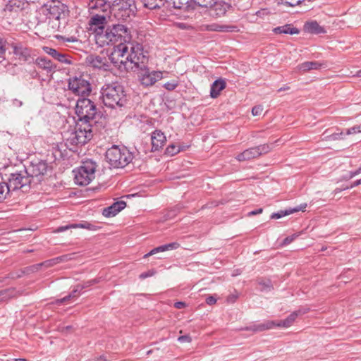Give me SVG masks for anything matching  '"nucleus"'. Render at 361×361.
<instances>
[{
    "label": "nucleus",
    "instance_id": "obj_56",
    "mask_svg": "<svg viewBox=\"0 0 361 361\" xmlns=\"http://www.w3.org/2000/svg\"><path fill=\"white\" fill-rule=\"evenodd\" d=\"M164 246L166 247V251L169 250H175L179 247V243H178L176 242H173V243H171L169 244H165Z\"/></svg>",
    "mask_w": 361,
    "mask_h": 361
},
{
    "label": "nucleus",
    "instance_id": "obj_36",
    "mask_svg": "<svg viewBox=\"0 0 361 361\" xmlns=\"http://www.w3.org/2000/svg\"><path fill=\"white\" fill-rule=\"evenodd\" d=\"M21 43V42L16 43L12 41V38L11 37L0 32V45H18V44Z\"/></svg>",
    "mask_w": 361,
    "mask_h": 361
},
{
    "label": "nucleus",
    "instance_id": "obj_61",
    "mask_svg": "<svg viewBox=\"0 0 361 361\" xmlns=\"http://www.w3.org/2000/svg\"><path fill=\"white\" fill-rule=\"evenodd\" d=\"M174 307L177 309H183L186 307V304L182 301H178L174 303Z\"/></svg>",
    "mask_w": 361,
    "mask_h": 361
},
{
    "label": "nucleus",
    "instance_id": "obj_53",
    "mask_svg": "<svg viewBox=\"0 0 361 361\" xmlns=\"http://www.w3.org/2000/svg\"><path fill=\"white\" fill-rule=\"evenodd\" d=\"M43 266L42 262L36 264L32 266H29L28 268L30 269V273H34L37 271L42 267Z\"/></svg>",
    "mask_w": 361,
    "mask_h": 361
},
{
    "label": "nucleus",
    "instance_id": "obj_20",
    "mask_svg": "<svg viewBox=\"0 0 361 361\" xmlns=\"http://www.w3.org/2000/svg\"><path fill=\"white\" fill-rule=\"evenodd\" d=\"M44 51L51 56L54 59L66 64H72V61L68 54H63L51 48V47H43Z\"/></svg>",
    "mask_w": 361,
    "mask_h": 361
},
{
    "label": "nucleus",
    "instance_id": "obj_24",
    "mask_svg": "<svg viewBox=\"0 0 361 361\" xmlns=\"http://www.w3.org/2000/svg\"><path fill=\"white\" fill-rule=\"evenodd\" d=\"M35 63L39 68L46 71L47 73L54 72L56 68V66L44 56L37 57L35 60Z\"/></svg>",
    "mask_w": 361,
    "mask_h": 361
},
{
    "label": "nucleus",
    "instance_id": "obj_51",
    "mask_svg": "<svg viewBox=\"0 0 361 361\" xmlns=\"http://www.w3.org/2000/svg\"><path fill=\"white\" fill-rule=\"evenodd\" d=\"M343 132H341V133H332L330 135L327 136V139L329 140H340V139H342L343 138Z\"/></svg>",
    "mask_w": 361,
    "mask_h": 361
},
{
    "label": "nucleus",
    "instance_id": "obj_11",
    "mask_svg": "<svg viewBox=\"0 0 361 361\" xmlns=\"http://www.w3.org/2000/svg\"><path fill=\"white\" fill-rule=\"evenodd\" d=\"M272 145L263 144L253 147L248 148L238 154L235 159L238 161H248L257 158L262 155L269 153L272 149Z\"/></svg>",
    "mask_w": 361,
    "mask_h": 361
},
{
    "label": "nucleus",
    "instance_id": "obj_43",
    "mask_svg": "<svg viewBox=\"0 0 361 361\" xmlns=\"http://www.w3.org/2000/svg\"><path fill=\"white\" fill-rule=\"evenodd\" d=\"M166 247H165L164 245L154 247L149 252L145 254L144 255V258L148 257L153 255L154 254H157L158 252H165V251H166Z\"/></svg>",
    "mask_w": 361,
    "mask_h": 361
},
{
    "label": "nucleus",
    "instance_id": "obj_45",
    "mask_svg": "<svg viewBox=\"0 0 361 361\" xmlns=\"http://www.w3.org/2000/svg\"><path fill=\"white\" fill-rule=\"evenodd\" d=\"M299 236V234L298 233H293V235H290L289 236H287L286 238H285L282 243H281V245L282 246H286V245H288L289 244H290L292 242H293Z\"/></svg>",
    "mask_w": 361,
    "mask_h": 361
},
{
    "label": "nucleus",
    "instance_id": "obj_46",
    "mask_svg": "<svg viewBox=\"0 0 361 361\" xmlns=\"http://www.w3.org/2000/svg\"><path fill=\"white\" fill-rule=\"evenodd\" d=\"M73 298H71V295H70L69 294L62 298H60V299H56L54 301H52L51 302V305H61L68 301H70L71 300H72Z\"/></svg>",
    "mask_w": 361,
    "mask_h": 361
},
{
    "label": "nucleus",
    "instance_id": "obj_15",
    "mask_svg": "<svg viewBox=\"0 0 361 361\" xmlns=\"http://www.w3.org/2000/svg\"><path fill=\"white\" fill-rule=\"evenodd\" d=\"M26 4L24 0H10L4 8L5 15L8 17L18 16Z\"/></svg>",
    "mask_w": 361,
    "mask_h": 361
},
{
    "label": "nucleus",
    "instance_id": "obj_52",
    "mask_svg": "<svg viewBox=\"0 0 361 361\" xmlns=\"http://www.w3.org/2000/svg\"><path fill=\"white\" fill-rule=\"evenodd\" d=\"M178 341L180 343H190L192 341V338L190 335H183L180 336L178 338Z\"/></svg>",
    "mask_w": 361,
    "mask_h": 361
},
{
    "label": "nucleus",
    "instance_id": "obj_33",
    "mask_svg": "<svg viewBox=\"0 0 361 361\" xmlns=\"http://www.w3.org/2000/svg\"><path fill=\"white\" fill-rule=\"evenodd\" d=\"M105 59L99 56L89 55L87 56L86 61L95 68H102L105 66Z\"/></svg>",
    "mask_w": 361,
    "mask_h": 361
},
{
    "label": "nucleus",
    "instance_id": "obj_38",
    "mask_svg": "<svg viewBox=\"0 0 361 361\" xmlns=\"http://www.w3.org/2000/svg\"><path fill=\"white\" fill-rule=\"evenodd\" d=\"M180 151H183V149H180V145H176L175 144H171L166 147L165 153L166 154L173 156V155L178 154Z\"/></svg>",
    "mask_w": 361,
    "mask_h": 361
},
{
    "label": "nucleus",
    "instance_id": "obj_27",
    "mask_svg": "<svg viewBox=\"0 0 361 361\" xmlns=\"http://www.w3.org/2000/svg\"><path fill=\"white\" fill-rule=\"evenodd\" d=\"M226 83L223 79H217L213 82L210 88V97L216 98L219 96L220 92L225 89Z\"/></svg>",
    "mask_w": 361,
    "mask_h": 361
},
{
    "label": "nucleus",
    "instance_id": "obj_4",
    "mask_svg": "<svg viewBox=\"0 0 361 361\" xmlns=\"http://www.w3.org/2000/svg\"><path fill=\"white\" fill-rule=\"evenodd\" d=\"M100 98L111 109L125 106L128 101L124 86L118 82L104 85L101 89Z\"/></svg>",
    "mask_w": 361,
    "mask_h": 361
},
{
    "label": "nucleus",
    "instance_id": "obj_3",
    "mask_svg": "<svg viewBox=\"0 0 361 361\" xmlns=\"http://www.w3.org/2000/svg\"><path fill=\"white\" fill-rule=\"evenodd\" d=\"M130 30L124 25L114 24L106 28L105 32L94 35L97 45H126L130 42Z\"/></svg>",
    "mask_w": 361,
    "mask_h": 361
},
{
    "label": "nucleus",
    "instance_id": "obj_32",
    "mask_svg": "<svg viewBox=\"0 0 361 361\" xmlns=\"http://www.w3.org/2000/svg\"><path fill=\"white\" fill-rule=\"evenodd\" d=\"M192 0H166L168 6H172L175 8L187 10L190 7Z\"/></svg>",
    "mask_w": 361,
    "mask_h": 361
},
{
    "label": "nucleus",
    "instance_id": "obj_5",
    "mask_svg": "<svg viewBox=\"0 0 361 361\" xmlns=\"http://www.w3.org/2000/svg\"><path fill=\"white\" fill-rule=\"evenodd\" d=\"M105 158L111 169H123L132 162L134 156L126 147L114 145L106 150Z\"/></svg>",
    "mask_w": 361,
    "mask_h": 361
},
{
    "label": "nucleus",
    "instance_id": "obj_28",
    "mask_svg": "<svg viewBox=\"0 0 361 361\" xmlns=\"http://www.w3.org/2000/svg\"><path fill=\"white\" fill-rule=\"evenodd\" d=\"M208 29L212 31H219L224 32H233L239 31V28L236 25L218 23H213L208 25Z\"/></svg>",
    "mask_w": 361,
    "mask_h": 361
},
{
    "label": "nucleus",
    "instance_id": "obj_62",
    "mask_svg": "<svg viewBox=\"0 0 361 361\" xmlns=\"http://www.w3.org/2000/svg\"><path fill=\"white\" fill-rule=\"evenodd\" d=\"M84 226H85L84 228H87L88 230L93 231V230L96 229V226H94L90 223H88L87 221H84Z\"/></svg>",
    "mask_w": 361,
    "mask_h": 361
},
{
    "label": "nucleus",
    "instance_id": "obj_50",
    "mask_svg": "<svg viewBox=\"0 0 361 361\" xmlns=\"http://www.w3.org/2000/svg\"><path fill=\"white\" fill-rule=\"evenodd\" d=\"M156 272H157L156 270L152 269L148 270L147 271L142 273L140 275L139 278L140 279H146L147 277H150V276H154L156 274Z\"/></svg>",
    "mask_w": 361,
    "mask_h": 361
},
{
    "label": "nucleus",
    "instance_id": "obj_47",
    "mask_svg": "<svg viewBox=\"0 0 361 361\" xmlns=\"http://www.w3.org/2000/svg\"><path fill=\"white\" fill-rule=\"evenodd\" d=\"M55 37L61 39L62 42H78L79 40L75 36L66 37L61 35H55Z\"/></svg>",
    "mask_w": 361,
    "mask_h": 361
},
{
    "label": "nucleus",
    "instance_id": "obj_21",
    "mask_svg": "<svg viewBox=\"0 0 361 361\" xmlns=\"http://www.w3.org/2000/svg\"><path fill=\"white\" fill-rule=\"evenodd\" d=\"M307 205L306 203H303V204H301L299 206L295 207L293 208L290 207V208L286 209L284 210H280L277 212L273 213L271 215L270 218L271 219H279L285 216L293 214L295 212H298L300 211L304 212L305 208L307 207Z\"/></svg>",
    "mask_w": 361,
    "mask_h": 361
},
{
    "label": "nucleus",
    "instance_id": "obj_48",
    "mask_svg": "<svg viewBox=\"0 0 361 361\" xmlns=\"http://www.w3.org/2000/svg\"><path fill=\"white\" fill-rule=\"evenodd\" d=\"M178 85V83L176 81L172 80L164 84L163 87L169 91H172L176 88Z\"/></svg>",
    "mask_w": 361,
    "mask_h": 361
},
{
    "label": "nucleus",
    "instance_id": "obj_8",
    "mask_svg": "<svg viewBox=\"0 0 361 361\" xmlns=\"http://www.w3.org/2000/svg\"><path fill=\"white\" fill-rule=\"evenodd\" d=\"M24 169L25 173L29 176L32 184L37 185L44 180L49 169H51V167L44 160L34 159L24 165Z\"/></svg>",
    "mask_w": 361,
    "mask_h": 361
},
{
    "label": "nucleus",
    "instance_id": "obj_31",
    "mask_svg": "<svg viewBox=\"0 0 361 361\" xmlns=\"http://www.w3.org/2000/svg\"><path fill=\"white\" fill-rule=\"evenodd\" d=\"M274 32L276 34H290L295 35L298 34L300 30L293 27L291 24H286L282 26H279L274 29Z\"/></svg>",
    "mask_w": 361,
    "mask_h": 361
},
{
    "label": "nucleus",
    "instance_id": "obj_41",
    "mask_svg": "<svg viewBox=\"0 0 361 361\" xmlns=\"http://www.w3.org/2000/svg\"><path fill=\"white\" fill-rule=\"evenodd\" d=\"M100 281L99 279H94L87 281H84L82 284H78V288L81 290V291L88 287H90L94 284L98 283Z\"/></svg>",
    "mask_w": 361,
    "mask_h": 361
},
{
    "label": "nucleus",
    "instance_id": "obj_39",
    "mask_svg": "<svg viewBox=\"0 0 361 361\" xmlns=\"http://www.w3.org/2000/svg\"><path fill=\"white\" fill-rule=\"evenodd\" d=\"M84 221L80 224H73L64 226H59L56 229V232H63L69 228H84Z\"/></svg>",
    "mask_w": 361,
    "mask_h": 361
},
{
    "label": "nucleus",
    "instance_id": "obj_63",
    "mask_svg": "<svg viewBox=\"0 0 361 361\" xmlns=\"http://www.w3.org/2000/svg\"><path fill=\"white\" fill-rule=\"evenodd\" d=\"M84 226H85L84 228H87L88 230L93 231V230L96 229V226H94L90 223H88L87 221H84Z\"/></svg>",
    "mask_w": 361,
    "mask_h": 361
},
{
    "label": "nucleus",
    "instance_id": "obj_35",
    "mask_svg": "<svg viewBox=\"0 0 361 361\" xmlns=\"http://www.w3.org/2000/svg\"><path fill=\"white\" fill-rule=\"evenodd\" d=\"M30 274L28 267H25L18 271L11 272L8 274L7 278L11 279H17L23 277L24 275H28Z\"/></svg>",
    "mask_w": 361,
    "mask_h": 361
},
{
    "label": "nucleus",
    "instance_id": "obj_59",
    "mask_svg": "<svg viewBox=\"0 0 361 361\" xmlns=\"http://www.w3.org/2000/svg\"><path fill=\"white\" fill-rule=\"evenodd\" d=\"M205 302L207 305H212L216 302V298L213 295H209L206 298Z\"/></svg>",
    "mask_w": 361,
    "mask_h": 361
},
{
    "label": "nucleus",
    "instance_id": "obj_18",
    "mask_svg": "<svg viewBox=\"0 0 361 361\" xmlns=\"http://www.w3.org/2000/svg\"><path fill=\"white\" fill-rule=\"evenodd\" d=\"M152 152L159 151L166 141L164 133L159 130H155L151 135Z\"/></svg>",
    "mask_w": 361,
    "mask_h": 361
},
{
    "label": "nucleus",
    "instance_id": "obj_16",
    "mask_svg": "<svg viewBox=\"0 0 361 361\" xmlns=\"http://www.w3.org/2000/svg\"><path fill=\"white\" fill-rule=\"evenodd\" d=\"M106 23V18L104 15L96 14L93 16L89 22L90 30H94L93 37L94 35L105 32L104 25Z\"/></svg>",
    "mask_w": 361,
    "mask_h": 361
},
{
    "label": "nucleus",
    "instance_id": "obj_14",
    "mask_svg": "<svg viewBox=\"0 0 361 361\" xmlns=\"http://www.w3.org/2000/svg\"><path fill=\"white\" fill-rule=\"evenodd\" d=\"M162 72L150 71L149 68H145L140 71L139 73V80L142 85L149 87L153 85L157 81L162 78Z\"/></svg>",
    "mask_w": 361,
    "mask_h": 361
},
{
    "label": "nucleus",
    "instance_id": "obj_19",
    "mask_svg": "<svg viewBox=\"0 0 361 361\" xmlns=\"http://www.w3.org/2000/svg\"><path fill=\"white\" fill-rule=\"evenodd\" d=\"M126 207V202L123 200L117 201L102 211V214L105 217L115 216L118 212Z\"/></svg>",
    "mask_w": 361,
    "mask_h": 361
},
{
    "label": "nucleus",
    "instance_id": "obj_42",
    "mask_svg": "<svg viewBox=\"0 0 361 361\" xmlns=\"http://www.w3.org/2000/svg\"><path fill=\"white\" fill-rule=\"evenodd\" d=\"M67 257H68V255L61 256V257H56L54 259L46 260V261L43 262L42 264H43V266H45L47 267H52L54 264H56V263L62 261L63 258H65V257L67 258Z\"/></svg>",
    "mask_w": 361,
    "mask_h": 361
},
{
    "label": "nucleus",
    "instance_id": "obj_22",
    "mask_svg": "<svg viewBox=\"0 0 361 361\" xmlns=\"http://www.w3.org/2000/svg\"><path fill=\"white\" fill-rule=\"evenodd\" d=\"M326 67V65L325 63L319 61H305L298 64L297 69L300 72L305 73L312 70H320Z\"/></svg>",
    "mask_w": 361,
    "mask_h": 361
},
{
    "label": "nucleus",
    "instance_id": "obj_30",
    "mask_svg": "<svg viewBox=\"0 0 361 361\" xmlns=\"http://www.w3.org/2000/svg\"><path fill=\"white\" fill-rule=\"evenodd\" d=\"M304 31L311 34H320L325 32L324 28L314 20L305 23L303 27Z\"/></svg>",
    "mask_w": 361,
    "mask_h": 361
},
{
    "label": "nucleus",
    "instance_id": "obj_9",
    "mask_svg": "<svg viewBox=\"0 0 361 361\" xmlns=\"http://www.w3.org/2000/svg\"><path fill=\"white\" fill-rule=\"evenodd\" d=\"M25 170L16 171L11 173L6 179V184L10 191H14L21 189L23 192L28 191L32 187L35 186L29 176L25 173Z\"/></svg>",
    "mask_w": 361,
    "mask_h": 361
},
{
    "label": "nucleus",
    "instance_id": "obj_54",
    "mask_svg": "<svg viewBox=\"0 0 361 361\" xmlns=\"http://www.w3.org/2000/svg\"><path fill=\"white\" fill-rule=\"evenodd\" d=\"M43 266L42 262L36 264L32 266H29L28 268L30 269V273H34L37 271L42 267Z\"/></svg>",
    "mask_w": 361,
    "mask_h": 361
},
{
    "label": "nucleus",
    "instance_id": "obj_6",
    "mask_svg": "<svg viewBox=\"0 0 361 361\" xmlns=\"http://www.w3.org/2000/svg\"><path fill=\"white\" fill-rule=\"evenodd\" d=\"M137 7L135 0H114L110 13L118 21L126 22L135 16Z\"/></svg>",
    "mask_w": 361,
    "mask_h": 361
},
{
    "label": "nucleus",
    "instance_id": "obj_58",
    "mask_svg": "<svg viewBox=\"0 0 361 361\" xmlns=\"http://www.w3.org/2000/svg\"><path fill=\"white\" fill-rule=\"evenodd\" d=\"M359 133V130L357 129V126H354L350 128H348L346 130V132H345V135H351V134H355V133Z\"/></svg>",
    "mask_w": 361,
    "mask_h": 361
},
{
    "label": "nucleus",
    "instance_id": "obj_34",
    "mask_svg": "<svg viewBox=\"0 0 361 361\" xmlns=\"http://www.w3.org/2000/svg\"><path fill=\"white\" fill-rule=\"evenodd\" d=\"M145 8L149 9H156L164 6L166 4V0H142Z\"/></svg>",
    "mask_w": 361,
    "mask_h": 361
},
{
    "label": "nucleus",
    "instance_id": "obj_25",
    "mask_svg": "<svg viewBox=\"0 0 361 361\" xmlns=\"http://www.w3.org/2000/svg\"><path fill=\"white\" fill-rule=\"evenodd\" d=\"M302 314L300 310L294 311L289 314L285 319L275 321V327L288 328L295 321L299 314Z\"/></svg>",
    "mask_w": 361,
    "mask_h": 361
},
{
    "label": "nucleus",
    "instance_id": "obj_44",
    "mask_svg": "<svg viewBox=\"0 0 361 361\" xmlns=\"http://www.w3.org/2000/svg\"><path fill=\"white\" fill-rule=\"evenodd\" d=\"M13 290L11 289H4L0 290V300H6L11 297V293H13Z\"/></svg>",
    "mask_w": 361,
    "mask_h": 361
},
{
    "label": "nucleus",
    "instance_id": "obj_57",
    "mask_svg": "<svg viewBox=\"0 0 361 361\" xmlns=\"http://www.w3.org/2000/svg\"><path fill=\"white\" fill-rule=\"evenodd\" d=\"M263 109L261 106H255L252 109V114L253 116L260 115Z\"/></svg>",
    "mask_w": 361,
    "mask_h": 361
},
{
    "label": "nucleus",
    "instance_id": "obj_64",
    "mask_svg": "<svg viewBox=\"0 0 361 361\" xmlns=\"http://www.w3.org/2000/svg\"><path fill=\"white\" fill-rule=\"evenodd\" d=\"M84 226H85L84 228H87L88 230L93 231V230L96 229V226H94L90 223H88L87 221H84Z\"/></svg>",
    "mask_w": 361,
    "mask_h": 361
},
{
    "label": "nucleus",
    "instance_id": "obj_49",
    "mask_svg": "<svg viewBox=\"0 0 361 361\" xmlns=\"http://www.w3.org/2000/svg\"><path fill=\"white\" fill-rule=\"evenodd\" d=\"M181 208L182 207L180 205L175 206L173 209H171L170 211L168 212V213L166 214L167 216L169 218L174 217L180 212Z\"/></svg>",
    "mask_w": 361,
    "mask_h": 361
},
{
    "label": "nucleus",
    "instance_id": "obj_10",
    "mask_svg": "<svg viewBox=\"0 0 361 361\" xmlns=\"http://www.w3.org/2000/svg\"><path fill=\"white\" fill-rule=\"evenodd\" d=\"M68 87L74 94L81 97H88L92 92L90 81L85 79L82 75L68 78Z\"/></svg>",
    "mask_w": 361,
    "mask_h": 361
},
{
    "label": "nucleus",
    "instance_id": "obj_13",
    "mask_svg": "<svg viewBox=\"0 0 361 361\" xmlns=\"http://www.w3.org/2000/svg\"><path fill=\"white\" fill-rule=\"evenodd\" d=\"M128 51V47H113V50L109 55V59L115 66H118L119 68L122 66H126V63L129 61L125 57Z\"/></svg>",
    "mask_w": 361,
    "mask_h": 361
},
{
    "label": "nucleus",
    "instance_id": "obj_1",
    "mask_svg": "<svg viewBox=\"0 0 361 361\" xmlns=\"http://www.w3.org/2000/svg\"><path fill=\"white\" fill-rule=\"evenodd\" d=\"M75 113L77 116L75 129L65 142L71 151L87 144L96 134L98 128H104L106 123L104 114L87 97H80L77 100Z\"/></svg>",
    "mask_w": 361,
    "mask_h": 361
},
{
    "label": "nucleus",
    "instance_id": "obj_29",
    "mask_svg": "<svg viewBox=\"0 0 361 361\" xmlns=\"http://www.w3.org/2000/svg\"><path fill=\"white\" fill-rule=\"evenodd\" d=\"M216 3L214 5H212L210 8V13L211 15L216 17H221L224 16L227 10L228 6L222 1H219V0L215 1Z\"/></svg>",
    "mask_w": 361,
    "mask_h": 361
},
{
    "label": "nucleus",
    "instance_id": "obj_17",
    "mask_svg": "<svg viewBox=\"0 0 361 361\" xmlns=\"http://www.w3.org/2000/svg\"><path fill=\"white\" fill-rule=\"evenodd\" d=\"M275 328V321L267 320L260 324H253L250 326L242 327L240 330L252 331L253 333L262 332Z\"/></svg>",
    "mask_w": 361,
    "mask_h": 361
},
{
    "label": "nucleus",
    "instance_id": "obj_37",
    "mask_svg": "<svg viewBox=\"0 0 361 361\" xmlns=\"http://www.w3.org/2000/svg\"><path fill=\"white\" fill-rule=\"evenodd\" d=\"M258 284L260 286L259 289L261 291H271L274 288L271 281L269 279L259 280Z\"/></svg>",
    "mask_w": 361,
    "mask_h": 361
},
{
    "label": "nucleus",
    "instance_id": "obj_2",
    "mask_svg": "<svg viewBox=\"0 0 361 361\" xmlns=\"http://www.w3.org/2000/svg\"><path fill=\"white\" fill-rule=\"evenodd\" d=\"M69 11L68 7L59 1H51L42 6L34 16H29L27 23L30 28L36 27L40 23L52 24V27H60L61 20L66 23Z\"/></svg>",
    "mask_w": 361,
    "mask_h": 361
},
{
    "label": "nucleus",
    "instance_id": "obj_40",
    "mask_svg": "<svg viewBox=\"0 0 361 361\" xmlns=\"http://www.w3.org/2000/svg\"><path fill=\"white\" fill-rule=\"evenodd\" d=\"M7 185L5 182L0 183V202L6 198L7 195L10 192Z\"/></svg>",
    "mask_w": 361,
    "mask_h": 361
},
{
    "label": "nucleus",
    "instance_id": "obj_12",
    "mask_svg": "<svg viewBox=\"0 0 361 361\" xmlns=\"http://www.w3.org/2000/svg\"><path fill=\"white\" fill-rule=\"evenodd\" d=\"M126 60L140 71L148 68V56L144 54L143 47H131V53L126 56Z\"/></svg>",
    "mask_w": 361,
    "mask_h": 361
},
{
    "label": "nucleus",
    "instance_id": "obj_7",
    "mask_svg": "<svg viewBox=\"0 0 361 361\" xmlns=\"http://www.w3.org/2000/svg\"><path fill=\"white\" fill-rule=\"evenodd\" d=\"M97 167V164L93 159H86L82 160L80 166L73 171L75 184L84 186L90 183L95 178Z\"/></svg>",
    "mask_w": 361,
    "mask_h": 361
},
{
    "label": "nucleus",
    "instance_id": "obj_23",
    "mask_svg": "<svg viewBox=\"0 0 361 361\" xmlns=\"http://www.w3.org/2000/svg\"><path fill=\"white\" fill-rule=\"evenodd\" d=\"M13 53L16 55V59L23 61H30L33 59L31 56V50L27 47H11Z\"/></svg>",
    "mask_w": 361,
    "mask_h": 361
},
{
    "label": "nucleus",
    "instance_id": "obj_55",
    "mask_svg": "<svg viewBox=\"0 0 361 361\" xmlns=\"http://www.w3.org/2000/svg\"><path fill=\"white\" fill-rule=\"evenodd\" d=\"M81 292V290L78 288V286L77 285L75 288L69 293L71 295L73 299L77 298Z\"/></svg>",
    "mask_w": 361,
    "mask_h": 361
},
{
    "label": "nucleus",
    "instance_id": "obj_60",
    "mask_svg": "<svg viewBox=\"0 0 361 361\" xmlns=\"http://www.w3.org/2000/svg\"><path fill=\"white\" fill-rule=\"evenodd\" d=\"M361 173V167L354 171H350L348 178L350 179Z\"/></svg>",
    "mask_w": 361,
    "mask_h": 361
},
{
    "label": "nucleus",
    "instance_id": "obj_26",
    "mask_svg": "<svg viewBox=\"0 0 361 361\" xmlns=\"http://www.w3.org/2000/svg\"><path fill=\"white\" fill-rule=\"evenodd\" d=\"M88 6L90 10H97L104 13L111 11V5L106 0H92Z\"/></svg>",
    "mask_w": 361,
    "mask_h": 361
}]
</instances>
